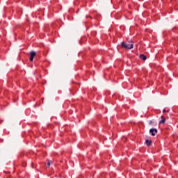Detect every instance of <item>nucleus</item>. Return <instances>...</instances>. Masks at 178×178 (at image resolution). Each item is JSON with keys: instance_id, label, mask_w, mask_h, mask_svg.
Returning a JSON list of instances; mask_svg holds the SVG:
<instances>
[{"instance_id": "obj_1", "label": "nucleus", "mask_w": 178, "mask_h": 178, "mask_svg": "<svg viewBox=\"0 0 178 178\" xmlns=\"http://www.w3.org/2000/svg\"><path fill=\"white\" fill-rule=\"evenodd\" d=\"M121 46L122 48H125V49H133V47H134V44H127L124 42H121Z\"/></svg>"}, {"instance_id": "obj_2", "label": "nucleus", "mask_w": 178, "mask_h": 178, "mask_svg": "<svg viewBox=\"0 0 178 178\" xmlns=\"http://www.w3.org/2000/svg\"><path fill=\"white\" fill-rule=\"evenodd\" d=\"M29 55H30L29 60L30 62H33V60H34V57L35 56V55H37V53H35V51H30Z\"/></svg>"}, {"instance_id": "obj_3", "label": "nucleus", "mask_w": 178, "mask_h": 178, "mask_svg": "<svg viewBox=\"0 0 178 178\" xmlns=\"http://www.w3.org/2000/svg\"><path fill=\"white\" fill-rule=\"evenodd\" d=\"M149 133H150L151 136H152V137H155V136L158 133V129H156L155 128L150 129Z\"/></svg>"}, {"instance_id": "obj_4", "label": "nucleus", "mask_w": 178, "mask_h": 178, "mask_svg": "<svg viewBox=\"0 0 178 178\" xmlns=\"http://www.w3.org/2000/svg\"><path fill=\"white\" fill-rule=\"evenodd\" d=\"M140 59H143V60H147V56H145L144 54H140Z\"/></svg>"}, {"instance_id": "obj_5", "label": "nucleus", "mask_w": 178, "mask_h": 178, "mask_svg": "<svg viewBox=\"0 0 178 178\" xmlns=\"http://www.w3.org/2000/svg\"><path fill=\"white\" fill-rule=\"evenodd\" d=\"M161 119H162V120H160L159 124H163V123H165L166 119H165V118H164L163 116H161Z\"/></svg>"}, {"instance_id": "obj_6", "label": "nucleus", "mask_w": 178, "mask_h": 178, "mask_svg": "<svg viewBox=\"0 0 178 178\" xmlns=\"http://www.w3.org/2000/svg\"><path fill=\"white\" fill-rule=\"evenodd\" d=\"M145 143L147 147H149L152 144V141L150 140H146Z\"/></svg>"}, {"instance_id": "obj_7", "label": "nucleus", "mask_w": 178, "mask_h": 178, "mask_svg": "<svg viewBox=\"0 0 178 178\" xmlns=\"http://www.w3.org/2000/svg\"><path fill=\"white\" fill-rule=\"evenodd\" d=\"M51 163H52V161H49L47 163L48 166H51Z\"/></svg>"}, {"instance_id": "obj_8", "label": "nucleus", "mask_w": 178, "mask_h": 178, "mask_svg": "<svg viewBox=\"0 0 178 178\" xmlns=\"http://www.w3.org/2000/svg\"><path fill=\"white\" fill-rule=\"evenodd\" d=\"M149 124H152V120H150L149 122Z\"/></svg>"}, {"instance_id": "obj_9", "label": "nucleus", "mask_w": 178, "mask_h": 178, "mask_svg": "<svg viewBox=\"0 0 178 178\" xmlns=\"http://www.w3.org/2000/svg\"><path fill=\"white\" fill-rule=\"evenodd\" d=\"M166 112V110H163V113H165Z\"/></svg>"}]
</instances>
